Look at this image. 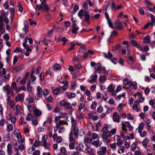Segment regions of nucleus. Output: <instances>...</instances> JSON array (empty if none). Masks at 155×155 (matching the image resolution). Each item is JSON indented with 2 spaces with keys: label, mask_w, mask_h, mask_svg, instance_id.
Returning a JSON list of instances; mask_svg holds the SVG:
<instances>
[{
  "label": "nucleus",
  "mask_w": 155,
  "mask_h": 155,
  "mask_svg": "<svg viewBox=\"0 0 155 155\" xmlns=\"http://www.w3.org/2000/svg\"><path fill=\"white\" fill-rule=\"evenodd\" d=\"M129 81L127 78H125L123 80V84L125 85H127L128 84Z\"/></svg>",
  "instance_id": "54"
},
{
  "label": "nucleus",
  "mask_w": 155,
  "mask_h": 155,
  "mask_svg": "<svg viewBox=\"0 0 155 155\" xmlns=\"http://www.w3.org/2000/svg\"><path fill=\"white\" fill-rule=\"evenodd\" d=\"M78 15L80 17H81L82 16H86L87 15H89L87 13V11L85 10H83L81 9L78 14Z\"/></svg>",
  "instance_id": "6"
},
{
  "label": "nucleus",
  "mask_w": 155,
  "mask_h": 155,
  "mask_svg": "<svg viewBox=\"0 0 155 155\" xmlns=\"http://www.w3.org/2000/svg\"><path fill=\"white\" fill-rule=\"evenodd\" d=\"M101 143H102L101 142L98 140L94 141L92 143V144L96 147H100Z\"/></svg>",
  "instance_id": "14"
},
{
  "label": "nucleus",
  "mask_w": 155,
  "mask_h": 155,
  "mask_svg": "<svg viewBox=\"0 0 155 155\" xmlns=\"http://www.w3.org/2000/svg\"><path fill=\"white\" fill-rule=\"evenodd\" d=\"M116 144L115 143L111 144L110 145V147L113 150L116 149Z\"/></svg>",
  "instance_id": "44"
},
{
  "label": "nucleus",
  "mask_w": 155,
  "mask_h": 155,
  "mask_svg": "<svg viewBox=\"0 0 155 155\" xmlns=\"http://www.w3.org/2000/svg\"><path fill=\"white\" fill-rule=\"evenodd\" d=\"M23 46L25 49H26L27 51L31 52V51L32 47L27 44H25V43H23Z\"/></svg>",
  "instance_id": "11"
},
{
  "label": "nucleus",
  "mask_w": 155,
  "mask_h": 155,
  "mask_svg": "<svg viewBox=\"0 0 155 155\" xmlns=\"http://www.w3.org/2000/svg\"><path fill=\"white\" fill-rule=\"evenodd\" d=\"M102 130L104 133H108V129L105 127L104 126V127L102 129Z\"/></svg>",
  "instance_id": "60"
},
{
  "label": "nucleus",
  "mask_w": 155,
  "mask_h": 155,
  "mask_svg": "<svg viewBox=\"0 0 155 155\" xmlns=\"http://www.w3.org/2000/svg\"><path fill=\"white\" fill-rule=\"evenodd\" d=\"M67 96L69 98L74 97L75 96V94L73 93H67Z\"/></svg>",
  "instance_id": "23"
},
{
  "label": "nucleus",
  "mask_w": 155,
  "mask_h": 155,
  "mask_svg": "<svg viewBox=\"0 0 155 155\" xmlns=\"http://www.w3.org/2000/svg\"><path fill=\"white\" fill-rule=\"evenodd\" d=\"M65 82H66V84L61 87V89H62L63 91H65L68 88V81H63V83H64Z\"/></svg>",
  "instance_id": "15"
},
{
  "label": "nucleus",
  "mask_w": 155,
  "mask_h": 155,
  "mask_svg": "<svg viewBox=\"0 0 155 155\" xmlns=\"http://www.w3.org/2000/svg\"><path fill=\"white\" fill-rule=\"evenodd\" d=\"M7 118L8 120H10L12 123H15L16 121V119L15 117H12V114L10 113L7 117Z\"/></svg>",
  "instance_id": "10"
},
{
  "label": "nucleus",
  "mask_w": 155,
  "mask_h": 155,
  "mask_svg": "<svg viewBox=\"0 0 155 155\" xmlns=\"http://www.w3.org/2000/svg\"><path fill=\"white\" fill-rule=\"evenodd\" d=\"M85 18L84 19L85 21L87 22L88 24H89L88 21L90 20V16L89 15H87L86 16H85Z\"/></svg>",
  "instance_id": "50"
},
{
  "label": "nucleus",
  "mask_w": 155,
  "mask_h": 155,
  "mask_svg": "<svg viewBox=\"0 0 155 155\" xmlns=\"http://www.w3.org/2000/svg\"><path fill=\"white\" fill-rule=\"evenodd\" d=\"M84 106L85 105L84 103H81L79 107L78 110L80 111L81 110L84 108Z\"/></svg>",
  "instance_id": "49"
},
{
  "label": "nucleus",
  "mask_w": 155,
  "mask_h": 155,
  "mask_svg": "<svg viewBox=\"0 0 155 155\" xmlns=\"http://www.w3.org/2000/svg\"><path fill=\"white\" fill-rule=\"evenodd\" d=\"M23 30L25 31V35H26L27 31L28 30V28L27 25H25L23 28Z\"/></svg>",
  "instance_id": "57"
},
{
  "label": "nucleus",
  "mask_w": 155,
  "mask_h": 155,
  "mask_svg": "<svg viewBox=\"0 0 155 155\" xmlns=\"http://www.w3.org/2000/svg\"><path fill=\"white\" fill-rule=\"evenodd\" d=\"M7 104L9 105L11 107H13L14 106L15 103L13 101L11 100L7 102Z\"/></svg>",
  "instance_id": "32"
},
{
  "label": "nucleus",
  "mask_w": 155,
  "mask_h": 155,
  "mask_svg": "<svg viewBox=\"0 0 155 155\" xmlns=\"http://www.w3.org/2000/svg\"><path fill=\"white\" fill-rule=\"evenodd\" d=\"M121 89V87L119 85L117 87L116 91H114L112 93V96H115L116 95V93L120 91Z\"/></svg>",
  "instance_id": "20"
},
{
  "label": "nucleus",
  "mask_w": 155,
  "mask_h": 155,
  "mask_svg": "<svg viewBox=\"0 0 155 155\" xmlns=\"http://www.w3.org/2000/svg\"><path fill=\"white\" fill-rule=\"evenodd\" d=\"M42 96V95L41 94L37 93L35 97V99L36 100H39L40 98H41Z\"/></svg>",
  "instance_id": "37"
},
{
  "label": "nucleus",
  "mask_w": 155,
  "mask_h": 155,
  "mask_svg": "<svg viewBox=\"0 0 155 155\" xmlns=\"http://www.w3.org/2000/svg\"><path fill=\"white\" fill-rule=\"evenodd\" d=\"M127 116V119L129 120H133L134 118V117L129 113L128 114Z\"/></svg>",
  "instance_id": "52"
},
{
  "label": "nucleus",
  "mask_w": 155,
  "mask_h": 155,
  "mask_svg": "<svg viewBox=\"0 0 155 155\" xmlns=\"http://www.w3.org/2000/svg\"><path fill=\"white\" fill-rule=\"evenodd\" d=\"M114 25L115 27V28H117L118 29L121 30L124 27L123 25L120 22V21L118 20H117L114 23Z\"/></svg>",
  "instance_id": "4"
},
{
  "label": "nucleus",
  "mask_w": 155,
  "mask_h": 155,
  "mask_svg": "<svg viewBox=\"0 0 155 155\" xmlns=\"http://www.w3.org/2000/svg\"><path fill=\"white\" fill-rule=\"evenodd\" d=\"M71 121L72 124V126L73 127H75L77 124L76 121L74 120V117H71Z\"/></svg>",
  "instance_id": "31"
},
{
  "label": "nucleus",
  "mask_w": 155,
  "mask_h": 155,
  "mask_svg": "<svg viewBox=\"0 0 155 155\" xmlns=\"http://www.w3.org/2000/svg\"><path fill=\"white\" fill-rule=\"evenodd\" d=\"M144 126V124L143 123H141L139 124V126L136 130H137L139 133H140L142 130Z\"/></svg>",
  "instance_id": "16"
},
{
  "label": "nucleus",
  "mask_w": 155,
  "mask_h": 155,
  "mask_svg": "<svg viewBox=\"0 0 155 155\" xmlns=\"http://www.w3.org/2000/svg\"><path fill=\"white\" fill-rule=\"evenodd\" d=\"M107 151L106 147L104 146H102L100 148V150L97 151V153L99 155H104Z\"/></svg>",
  "instance_id": "5"
},
{
  "label": "nucleus",
  "mask_w": 155,
  "mask_h": 155,
  "mask_svg": "<svg viewBox=\"0 0 155 155\" xmlns=\"http://www.w3.org/2000/svg\"><path fill=\"white\" fill-rule=\"evenodd\" d=\"M3 89L4 91L6 92V95H11L14 97V93L12 88H11L10 86L7 85L3 87Z\"/></svg>",
  "instance_id": "2"
},
{
  "label": "nucleus",
  "mask_w": 155,
  "mask_h": 155,
  "mask_svg": "<svg viewBox=\"0 0 155 155\" xmlns=\"http://www.w3.org/2000/svg\"><path fill=\"white\" fill-rule=\"evenodd\" d=\"M150 38L149 36H146L143 40V42L145 43H150Z\"/></svg>",
  "instance_id": "24"
},
{
  "label": "nucleus",
  "mask_w": 155,
  "mask_h": 155,
  "mask_svg": "<svg viewBox=\"0 0 155 155\" xmlns=\"http://www.w3.org/2000/svg\"><path fill=\"white\" fill-rule=\"evenodd\" d=\"M74 134H78L79 132V130L77 127H74Z\"/></svg>",
  "instance_id": "53"
},
{
  "label": "nucleus",
  "mask_w": 155,
  "mask_h": 155,
  "mask_svg": "<svg viewBox=\"0 0 155 155\" xmlns=\"http://www.w3.org/2000/svg\"><path fill=\"white\" fill-rule=\"evenodd\" d=\"M101 66L100 64H97L95 66V68L97 70H99L100 71H101Z\"/></svg>",
  "instance_id": "41"
},
{
  "label": "nucleus",
  "mask_w": 155,
  "mask_h": 155,
  "mask_svg": "<svg viewBox=\"0 0 155 155\" xmlns=\"http://www.w3.org/2000/svg\"><path fill=\"white\" fill-rule=\"evenodd\" d=\"M116 129H113L110 131L108 132L109 136H111L115 134L116 133Z\"/></svg>",
  "instance_id": "21"
},
{
  "label": "nucleus",
  "mask_w": 155,
  "mask_h": 155,
  "mask_svg": "<svg viewBox=\"0 0 155 155\" xmlns=\"http://www.w3.org/2000/svg\"><path fill=\"white\" fill-rule=\"evenodd\" d=\"M13 129V125L11 124H9L8 126H7L6 130L8 132H10Z\"/></svg>",
  "instance_id": "30"
},
{
  "label": "nucleus",
  "mask_w": 155,
  "mask_h": 155,
  "mask_svg": "<svg viewBox=\"0 0 155 155\" xmlns=\"http://www.w3.org/2000/svg\"><path fill=\"white\" fill-rule=\"evenodd\" d=\"M71 47L68 49L69 51H71L74 49V47L75 45V43H74V42H72L71 43Z\"/></svg>",
  "instance_id": "36"
},
{
  "label": "nucleus",
  "mask_w": 155,
  "mask_h": 155,
  "mask_svg": "<svg viewBox=\"0 0 155 155\" xmlns=\"http://www.w3.org/2000/svg\"><path fill=\"white\" fill-rule=\"evenodd\" d=\"M15 109L17 114H19L21 113L22 110L21 107L18 105H17L15 106Z\"/></svg>",
  "instance_id": "18"
},
{
  "label": "nucleus",
  "mask_w": 155,
  "mask_h": 155,
  "mask_svg": "<svg viewBox=\"0 0 155 155\" xmlns=\"http://www.w3.org/2000/svg\"><path fill=\"white\" fill-rule=\"evenodd\" d=\"M60 105L63 107H64L65 108L68 109H71L72 112L74 110L72 108V105L70 104L69 103L67 102L65 100H63L60 102Z\"/></svg>",
  "instance_id": "3"
},
{
  "label": "nucleus",
  "mask_w": 155,
  "mask_h": 155,
  "mask_svg": "<svg viewBox=\"0 0 155 155\" xmlns=\"http://www.w3.org/2000/svg\"><path fill=\"white\" fill-rule=\"evenodd\" d=\"M97 104L96 102H94L91 106V108L93 109H94L97 106Z\"/></svg>",
  "instance_id": "42"
},
{
  "label": "nucleus",
  "mask_w": 155,
  "mask_h": 155,
  "mask_svg": "<svg viewBox=\"0 0 155 155\" xmlns=\"http://www.w3.org/2000/svg\"><path fill=\"white\" fill-rule=\"evenodd\" d=\"M138 143V142H136L134 143L131 146V150L134 151L137 147V145Z\"/></svg>",
  "instance_id": "26"
},
{
  "label": "nucleus",
  "mask_w": 155,
  "mask_h": 155,
  "mask_svg": "<svg viewBox=\"0 0 155 155\" xmlns=\"http://www.w3.org/2000/svg\"><path fill=\"white\" fill-rule=\"evenodd\" d=\"M149 142V139H148L146 137L142 142V143L143 145L145 147H146L147 144Z\"/></svg>",
  "instance_id": "29"
},
{
  "label": "nucleus",
  "mask_w": 155,
  "mask_h": 155,
  "mask_svg": "<svg viewBox=\"0 0 155 155\" xmlns=\"http://www.w3.org/2000/svg\"><path fill=\"white\" fill-rule=\"evenodd\" d=\"M16 137L18 139H20V140L18 141V142L19 143L21 144L22 143H23L24 140L21 139V138H22V135L20 133L17 134L16 136Z\"/></svg>",
  "instance_id": "13"
},
{
  "label": "nucleus",
  "mask_w": 155,
  "mask_h": 155,
  "mask_svg": "<svg viewBox=\"0 0 155 155\" xmlns=\"http://www.w3.org/2000/svg\"><path fill=\"white\" fill-rule=\"evenodd\" d=\"M108 24L109 25V26L111 28H114L113 26V23L111 21V20H108L107 21Z\"/></svg>",
  "instance_id": "51"
},
{
  "label": "nucleus",
  "mask_w": 155,
  "mask_h": 155,
  "mask_svg": "<svg viewBox=\"0 0 155 155\" xmlns=\"http://www.w3.org/2000/svg\"><path fill=\"white\" fill-rule=\"evenodd\" d=\"M113 117V120L114 122H116L118 123L120 121V117Z\"/></svg>",
  "instance_id": "43"
},
{
  "label": "nucleus",
  "mask_w": 155,
  "mask_h": 155,
  "mask_svg": "<svg viewBox=\"0 0 155 155\" xmlns=\"http://www.w3.org/2000/svg\"><path fill=\"white\" fill-rule=\"evenodd\" d=\"M22 66L21 65L19 66L18 67H16L14 68L13 71L15 72H18V71L21 70L22 69Z\"/></svg>",
  "instance_id": "28"
},
{
  "label": "nucleus",
  "mask_w": 155,
  "mask_h": 155,
  "mask_svg": "<svg viewBox=\"0 0 155 155\" xmlns=\"http://www.w3.org/2000/svg\"><path fill=\"white\" fill-rule=\"evenodd\" d=\"M23 97L21 94H18V96L16 97L15 100L16 102H17L19 101H22L23 100Z\"/></svg>",
  "instance_id": "17"
},
{
  "label": "nucleus",
  "mask_w": 155,
  "mask_h": 155,
  "mask_svg": "<svg viewBox=\"0 0 155 155\" xmlns=\"http://www.w3.org/2000/svg\"><path fill=\"white\" fill-rule=\"evenodd\" d=\"M85 48L86 46L85 45H83L79 49V50L78 51L79 52H85L86 51Z\"/></svg>",
  "instance_id": "27"
},
{
  "label": "nucleus",
  "mask_w": 155,
  "mask_h": 155,
  "mask_svg": "<svg viewBox=\"0 0 155 155\" xmlns=\"http://www.w3.org/2000/svg\"><path fill=\"white\" fill-rule=\"evenodd\" d=\"M49 91L47 89H45L42 92L43 94L44 95H47L49 94Z\"/></svg>",
  "instance_id": "64"
},
{
  "label": "nucleus",
  "mask_w": 155,
  "mask_h": 155,
  "mask_svg": "<svg viewBox=\"0 0 155 155\" xmlns=\"http://www.w3.org/2000/svg\"><path fill=\"white\" fill-rule=\"evenodd\" d=\"M110 136H109L108 133H104L102 135V137L103 139L107 140V138L110 137Z\"/></svg>",
  "instance_id": "38"
},
{
  "label": "nucleus",
  "mask_w": 155,
  "mask_h": 155,
  "mask_svg": "<svg viewBox=\"0 0 155 155\" xmlns=\"http://www.w3.org/2000/svg\"><path fill=\"white\" fill-rule=\"evenodd\" d=\"M75 142L71 143L69 144V147L72 150L75 148Z\"/></svg>",
  "instance_id": "40"
},
{
  "label": "nucleus",
  "mask_w": 155,
  "mask_h": 155,
  "mask_svg": "<svg viewBox=\"0 0 155 155\" xmlns=\"http://www.w3.org/2000/svg\"><path fill=\"white\" fill-rule=\"evenodd\" d=\"M133 109L134 110H136L137 112H138L140 109V108L137 106V104H134L133 106Z\"/></svg>",
  "instance_id": "39"
},
{
  "label": "nucleus",
  "mask_w": 155,
  "mask_h": 155,
  "mask_svg": "<svg viewBox=\"0 0 155 155\" xmlns=\"http://www.w3.org/2000/svg\"><path fill=\"white\" fill-rule=\"evenodd\" d=\"M114 89V87L112 84L109 85L107 88V90L109 92H113Z\"/></svg>",
  "instance_id": "19"
},
{
  "label": "nucleus",
  "mask_w": 155,
  "mask_h": 155,
  "mask_svg": "<svg viewBox=\"0 0 155 155\" xmlns=\"http://www.w3.org/2000/svg\"><path fill=\"white\" fill-rule=\"evenodd\" d=\"M64 30V29L61 27H58L57 28V31L58 32H62Z\"/></svg>",
  "instance_id": "48"
},
{
  "label": "nucleus",
  "mask_w": 155,
  "mask_h": 155,
  "mask_svg": "<svg viewBox=\"0 0 155 155\" xmlns=\"http://www.w3.org/2000/svg\"><path fill=\"white\" fill-rule=\"evenodd\" d=\"M33 109L34 112V115H35L37 116H40L41 115L42 112L39 110L37 109L35 107H33Z\"/></svg>",
  "instance_id": "8"
},
{
  "label": "nucleus",
  "mask_w": 155,
  "mask_h": 155,
  "mask_svg": "<svg viewBox=\"0 0 155 155\" xmlns=\"http://www.w3.org/2000/svg\"><path fill=\"white\" fill-rule=\"evenodd\" d=\"M38 93L41 94L42 91V89L40 86H38L37 88Z\"/></svg>",
  "instance_id": "59"
},
{
  "label": "nucleus",
  "mask_w": 155,
  "mask_h": 155,
  "mask_svg": "<svg viewBox=\"0 0 155 155\" xmlns=\"http://www.w3.org/2000/svg\"><path fill=\"white\" fill-rule=\"evenodd\" d=\"M130 125V123L127 121H126L125 122L124 124L123 123V122L122 123V129L123 130V131H124L125 132H126L127 131V129L126 128V127H128Z\"/></svg>",
  "instance_id": "7"
},
{
  "label": "nucleus",
  "mask_w": 155,
  "mask_h": 155,
  "mask_svg": "<svg viewBox=\"0 0 155 155\" xmlns=\"http://www.w3.org/2000/svg\"><path fill=\"white\" fill-rule=\"evenodd\" d=\"M12 87H13V89L15 90H17V87L16 84L15 82H13L12 83Z\"/></svg>",
  "instance_id": "61"
},
{
  "label": "nucleus",
  "mask_w": 155,
  "mask_h": 155,
  "mask_svg": "<svg viewBox=\"0 0 155 155\" xmlns=\"http://www.w3.org/2000/svg\"><path fill=\"white\" fill-rule=\"evenodd\" d=\"M140 133V136L142 137H144L147 135V133L146 131H143L141 132Z\"/></svg>",
  "instance_id": "55"
},
{
  "label": "nucleus",
  "mask_w": 155,
  "mask_h": 155,
  "mask_svg": "<svg viewBox=\"0 0 155 155\" xmlns=\"http://www.w3.org/2000/svg\"><path fill=\"white\" fill-rule=\"evenodd\" d=\"M26 81V78H23L22 80L20 81V84L22 85L24 84L25 83Z\"/></svg>",
  "instance_id": "58"
},
{
  "label": "nucleus",
  "mask_w": 155,
  "mask_h": 155,
  "mask_svg": "<svg viewBox=\"0 0 155 155\" xmlns=\"http://www.w3.org/2000/svg\"><path fill=\"white\" fill-rule=\"evenodd\" d=\"M36 10L37 11L38 10L40 11L42 8V7L40 5H38L37 4L36 5Z\"/></svg>",
  "instance_id": "63"
},
{
  "label": "nucleus",
  "mask_w": 155,
  "mask_h": 155,
  "mask_svg": "<svg viewBox=\"0 0 155 155\" xmlns=\"http://www.w3.org/2000/svg\"><path fill=\"white\" fill-rule=\"evenodd\" d=\"M85 152L87 151V153H90L91 152H92L93 151L92 149L90 147L88 146H87L86 148L85 149Z\"/></svg>",
  "instance_id": "33"
},
{
  "label": "nucleus",
  "mask_w": 155,
  "mask_h": 155,
  "mask_svg": "<svg viewBox=\"0 0 155 155\" xmlns=\"http://www.w3.org/2000/svg\"><path fill=\"white\" fill-rule=\"evenodd\" d=\"M42 143L41 142H40L38 140H35L34 143V145L37 147L40 145L41 143Z\"/></svg>",
  "instance_id": "46"
},
{
  "label": "nucleus",
  "mask_w": 155,
  "mask_h": 155,
  "mask_svg": "<svg viewBox=\"0 0 155 155\" xmlns=\"http://www.w3.org/2000/svg\"><path fill=\"white\" fill-rule=\"evenodd\" d=\"M92 140L91 138H89L88 137H85L84 139V142L85 143H90Z\"/></svg>",
  "instance_id": "25"
},
{
  "label": "nucleus",
  "mask_w": 155,
  "mask_h": 155,
  "mask_svg": "<svg viewBox=\"0 0 155 155\" xmlns=\"http://www.w3.org/2000/svg\"><path fill=\"white\" fill-rule=\"evenodd\" d=\"M30 81H29L27 83V89L29 91H32V87L31 86L30 84Z\"/></svg>",
  "instance_id": "34"
},
{
  "label": "nucleus",
  "mask_w": 155,
  "mask_h": 155,
  "mask_svg": "<svg viewBox=\"0 0 155 155\" xmlns=\"http://www.w3.org/2000/svg\"><path fill=\"white\" fill-rule=\"evenodd\" d=\"M7 152L8 154L9 155H11L12 153V146L11 144L8 143L7 145Z\"/></svg>",
  "instance_id": "9"
},
{
  "label": "nucleus",
  "mask_w": 155,
  "mask_h": 155,
  "mask_svg": "<svg viewBox=\"0 0 155 155\" xmlns=\"http://www.w3.org/2000/svg\"><path fill=\"white\" fill-rule=\"evenodd\" d=\"M139 12L140 14H141L142 15H144L145 13L143 11V10L142 9V8L141 7H139Z\"/></svg>",
  "instance_id": "62"
},
{
  "label": "nucleus",
  "mask_w": 155,
  "mask_h": 155,
  "mask_svg": "<svg viewBox=\"0 0 155 155\" xmlns=\"http://www.w3.org/2000/svg\"><path fill=\"white\" fill-rule=\"evenodd\" d=\"M97 77V75L95 73H94L92 76H91V77L92 78V79L89 81V82L91 83H94L96 80Z\"/></svg>",
  "instance_id": "12"
},
{
  "label": "nucleus",
  "mask_w": 155,
  "mask_h": 155,
  "mask_svg": "<svg viewBox=\"0 0 155 155\" xmlns=\"http://www.w3.org/2000/svg\"><path fill=\"white\" fill-rule=\"evenodd\" d=\"M33 116L31 114H28L26 119L27 120H30L31 119H32Z\"/></svg>",
  "instance_id": "47"
},
{
  "label": "nucleus",
  "mask_w": 155,
  "mask_h": 155,
  "mask_svg": "<svg viewBox=\"0 0 155 155\" xmlns=\"http://www.w3.org/2000/svg\"><path fill=\"white\" fill-rule=\"evenodd\" d=\"M61 89V87L60 86V87H58L54 89L53 90V93L54 94L57 95L59 93H60V89Z\"/></svg>",
  "instance_id": "22"
},
{
  "label": "nucleus",
  "mask_w": 155,
  "mask_h": 155,
  "mask_svg": "<svg viewBox=\"0 0 155 155\" xmlns=\"http://www.w3.org/2000/svg\"><path fill=\"white\" fill-rule=\"evenodd\" d=\"M48 136L44 135L42 138V142L43 143V146L44 147L47 149L48 150H50V144L49 142H47V139Z\"/></svg>",
  "instance_id": "1"
},
{
  "label": "nucleus",
  "mask_w": 155,
  "mask_h": 155,
  "mask_svg": "<svg viewBox=\"0 0 155 155\" xmlns=\"http://www.w3.org/2000/svg\"><path fill=\"white\" fill-rule=\"evenodd\" d=\"M61 68V66L58 64H56L54 65L53 69L55 70H59Z\"/></svg>",
  "instance_id": "35"
},
{
  "label": "nucleus",
  "mask_w": 155,
  "mask_h": 155,
  "mask_svg": "<svg viewBox=\"0 0 155 155\" xmlns=\"http://www.w3.org/2000/svg\"><path fill=\"white\" fill-rule=\"evenodd\" d=\"M68 40L66 39L65 37H63V38H62L61 39V41L63 42L62 45H64L65 44L66 42Z\"/></svg>",
  "instance_id": "56"
},
{
  "label": "nucleus",
  "mask_w": 155,
  "mask_h": 155,
  "mask_svg": "<svg viewBox=\"0 0 155 155\" xmlns=\"http://www.w3.org/2000/svg\"><path fill=\"white\" fill-rule=\"evenodd\" d=\"M79 28H73L72 29V31L73 33L76 34L78 31Z\"/></svg>",
  "instance_id": "45"
}]
</instances>
